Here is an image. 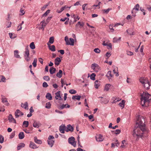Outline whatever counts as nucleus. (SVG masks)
<instances>
[{"label":"nucleus","instance_id":"nucleus-39","mask_svg":"<svg viewBox=\"0 0 151 151\" xmlns=\"http://www.w3.org/2000/svg\"><path fill=\"white\" fill-rule=\"evenodd\" d=\"M54 42V37H51L50 38L48 42L50 44H52Z\"/></svg>","mask_w":151,"mask_h":151},{"label":"nucleus","instance_id":"nucleus-58","mask_svg":"<svg viewBox=\"0 0 151 151\" xmlns=\"http://www.w3.org/2000/svg\"><path fill=\"white\" fill-rule=\"evenodd\" d=\"M65 41L66 45H67V44L68 43L69 41L68 40V38L67 36L65 37Z\"/></svg>","mask_w":151,"mask_h":151},{"label":"nucleus","instance_id":"nucleus-38","mask_svg":"<svg viewBox=\"0 0 151 151\" xmlns=\"http://www.w3.org/2000/svg\"><path fill=\"white\" fill-rule=\"evenodd\" d=\"M111 86V85L109 84H106L105 86L104 90L106 91H108L109 89V88Z\"/></svg>","mask_w":151,"mask_h":151},{"label":"nucleus","instance_id":"nucleus-62","mask_svg":"<svg viewBox=\"0 0 151 151\" xmlns=\"http://www.w3.org/2000/svg\"><path fill=\"white\" fill-rule=\"evenodd\" d=\"M127 54L128 55H133V53L131 51H127Z\"/></svg>","mask_w":151,"mask_h":151},{"label":"nucleus","instance_id":"nucleus-57","mask_svg":"<svg viewBox=\"0 0 151 151\" xmlns=\"http://www.w3.org/2000/svg\"><path fill=\"white\" fill-rule=\"evenodd\" d=\"M64 10V8H63V7H62L60 10H58V9L57 10V12L58 13H60L62 12L63 10Z\"/></svg>","mask_w":151,"mask_h":151},{"label":"nucleus","instance_id":"nucleus-4","mask_svg":"<svg viewBox=\"0 0 151 151\" xmlns=\"http://www.w3.org/2000/svg\"><path fill=\"white\" fill-rule=\"evenodd\" d=\"M75 138L73 137H71L68 139V141L69 143L71 144L74 147L76 146V142L75 141Z\"/></svg>","mask_w":151,"mask_h":151},{"label":"nucleus","instance_id":"nucleus-35","mask_svg":"<svg viewBox=\"0 0 151 151\" xmlns=\"http://www.w3.org/2000/svg\"><path fill=\"white\" fill-rule=\"evenodd\" d=\"M111 10H112V9L111 8H109L107 9H103L102 11L104 13H105L107 14L109 13V11Z\"/></svg>","mask_w":151,"mask_h":151},{"label":"nucleus","instance_id":"nucleus-11","mask_svg":"<svg viewBox=\"0 0 151 151\" xmlns=\"http://www.w3.org/2000/svg\"><path fill=\"white\" fill-rule=\"evenodd\" d=\"M8 120L9 122H13L15 124L16 123V122L15 119L13 117L11 114H10L9 116Z\"/></svg>","mask_w":151,"mask_h":151},{"label":"nucleus","instance_id":"nucleus-46","mask_svg":"<svg viewBox=\"0 0 151 151\" xmlns=\"http://www.w3.org/2000/svg\"><path fill=\"white\" fill-rule=\"evenodd\" d=\"M43 79L46 81H49L50 79L49 76H45L43 77Z\"/></svg>","mask_w":151,"mask_h":151},{"label":"nucleus","instance_id":"nucleus-24","mask_svg":"<svg viewBox=\"0 0 151 151\" xmlns=\"http://www.w3.org/2000/svg\"><path fill=\"white\" fill-rule=\"evenodd\" d=\"M56 71V69L53 67H51L49 70L50 73L51 74H53Z\"/></svg>","mask_w":151,"mask_h":151},{"label":"nucleus","instance_id":"nucleus-23","mask_svg":"<svg viewBox=\"0 0 151 151\" xmlns=\"http://www.w3.org/2000/svg\"><path fill=\"white\" fill-rule=\"evenodd\" d=\"M99 66L96 63L92 64L91 65V68L92 69L95 70L96 68H98Z\"/></svg>","mask_w":151,"mask_h":151},{"label":"nucleus","instance_id":"nucleus-40","mask_svg":"<svg viewBox=\"0 0 151 151\" xmlns=\"http://www.w3.org/2000/svg\"><path fill=\"white\" fill-rule=\"evenodd\" d=\"M30 47L32 49H34L35 48V47L34 42H32L30 44Z\"/></svg>","mask_w":151,"mask_h":151},{"label":"nucleus","instance_id":"nucleus-30","mask_svg":"<svg viewBox=\"0 0 151 151\" xmlns=\"http://www.w3.org/2000/svg\"><path fill=\"white\" fill-rule=\"evenodd\" d=\"M25 146V144L24 143H21L19 144L17 147V149L18 150H20L22 147H24Z\"/></svg>","mask_w":151,"mask_h":151},{"label":"nucleus","instance_id":"nucleus-55","mask_svg":"<svg viewBox=\"0 0 151 151\" xmlns=\"http://www.w3.org/2000/svg\"><path fill=\"white\" fill-rule=\"evenodd\" d=\"M9 35L10 38L11 39H14L16 37L13 35V34L11 33H9Z\"/></svg>","mask_w":151,"mask_h":151},{"label":"nucleus","instance_id":"nucleus-47","mask_svg":"<svg viewBox=\"0 0 151 151\" xmlns=\"http://www.w3.org/2000/svg\"><path fill=\"white\" fill-rule=\"evenodd\" d=\"M4 141V137L3 136L1 135H0V143H2Z\"/></svg>","mask_w":151,"mask_h":151},{"label":"nucleus","instance_id":"nucleus-7","mask_svg":"<svg viewBox=\"0 0 151 151\" xmlns=\"http://www.w3.org/2000/svg\"><path fill=\"white\" fill-rule=\"evenodd\" d=\"M139 5L138 4H137L134 7V8L132 12V16H134V17L135 16V13L136 12H134V10L135 9L137 11H138L139 10Z\"/></svg>","mask_w":151,"mask_h":151},{"label":"nucleus","instance_id":"nucleus-9","mask_svg":"<svg viewBox=\"0 0 151 151\" xmlns=\"http://www.w3.org/2000/svg\"><path fill=\"white\" fill-rule=\"evenodd\" d=\"M60 91H58L55 94L56 95L55 96V98L56 100L59 99V100H62L63 99L60 96Z\"/></svg>","mask_w":151,"mask_h":151},{"label":"nucleus","instance_id":"nucleus-33","mask_svg":"<svg viewBox=\"0 0 151 151\" xmlns=\"http://www.w3.org/2000/svg\"><path fill=\"white\" fill-rule=\"evenodd\" d=\"M125 103V101L124 100H122V101L119 104V105L120 106L122 107V109L124 107Z\"/></svg>","mask_w":151,"mask_h":151},{"label":"nucleus","instance_id":"nucleus-19","mask_svg":"<svg viewBox=\"0 0 151 151\" xmlns=\"http://www.w3.org/2000/svg\"><path fill=\"white\" fill-rule=\"evenodd\" d=\"M61 61V60L60 58L57 57L55 59V65H58L59 64Z\"/></svg>","mask_w":151,"mask_h":151},{"label":"nucleus","instance_id":"nucleus-10","mask_svg":"<svg viewBox=\"0 0 151 151\" xmlns=\"http://www.w3.org/2000/svg\"><path fill=\"white\" fill-rule=\"evenodd\" d=\"M41 124L39 122H37L35 120H34L33 124V126L34 127L38 128L41 126Z\"/></svg>","mask_w":151,"mask_h":151},{"label":"nucleus","instance_id":"nucleus-49","mask_svg":"<svg viewBox=\"0 0 151 151\" xmlns=\"http://www.w3.org/2000/svg\"><path fill=\"white\" fill-rule=\"evenodd\" d=\"M128 34L130 35H133V32L131 31V29H129L127 30Z\"/></svg>","mask_w":151,"mask_h":151},{"label":"nucleus","instance_id":"nucleus-13","mask_svg":"<svg viewBox=\"0 0 151 151\" xmlns=\"http://www.w3.org/2000/svg\"><path fill=\"white\" fill-rule=\"evenodd\" d=\"M65 130L67 132L68 131L72 132L73 130V128L69 124L67 126Z\"/></svg>","mask_w":151,"mask_h":151},{"label":"nucleus","instance_id":"nucleus-61","mask_svg":"<svg viewBox=\"0 0 151 151\" xmlns=\"http://www.w3.org/2000/svg\"><path fill=\"white\" fill-rule=\"evenodd\" d=\"M52 17H48V18L46 20V22H47V23H48L50 21V19L52 18Z\"/></svg>","mask_w":151,"mask_h":151},{"label":"nucleus","instance_id":"nucleus-21","mask_svg":"<svg viewBox=\"0 0 151 151\" xmlns=\"http://www.w3.org/2000/svg\"><path fill=\"white\" fill-rule=\"evenodd\" d=\"M69 40L70 42L69 41L68 43L67 44V45L73 46L74 43V40L72 38H70Z\"/></svg>","mask_w":151,"mask_h":151},{"label":"nucleus","instance_id":"nucleus-34","mask_svg":"<svg viewBox=\"0 0 151 151\" xmlns=\"http://www.w3.org/2000/svg\"><path fill=\"white\" fill-rule=\"evenodd\" d=\"M111 132L113 134H117L121 132V130L119 129H117L115 131H112Z\"/></svg>","mask_w":151,"mask_h":151},{"label":"nucleus","instance_id":"nucleus-31","mask_svg":"<svg viewBox=\"0 0 151 151\" xmlns=\"http://www.w3.org/2000/svg\"><path fill=\"white\" fill-rule=\"evenodd\" d=\"M81 98V96H73L72 97V99L73 100H79Z\"/></svg>","mask_w":151,"mask_h":151},{"label":"nucleus","instance_id":"nucleus-60","mask_svg":"<svg viewBox=\"0 0 151 151\" xmlns=\"http://www.w3.org/2000/svg\"><path fill=\"white\" fill-rule=\"evenodd\" d=\"M67 104H63L62 105H61L60 106V109H62L65 108H66V106L67 105Z\"/></svg>","mask_w":151,"mask_h":151},{"label":"nucleus","instance_id":"nucleus-20","mask_svg":"<svg viewBox=\"0 0 151 151\" xmlns=\"http://www.w3.org/2000/svg\"><path fill=\"white\" fill-rule=\"evenodd\" d=\"M100 82L98 80L95 81L94 82V86L96 88H98L100 85Z\"/></svg>","mask_w":151,"mask_h":151},{"label":"nucleus","instance_id":"nucleus-28","mask_svg":"<svg viewBox=\"0 0 151 151\" xmlns=\"http://www.w3.org/2000/svg\"><path fill=\"white\" fill-rule=\"evenodd\" d=\"M34 139L35 142L37 144H41L42 143V142L41 140L38 139L36 137H34Z\"/></svg>","mask_w":151,"mask_h":151},{"label":"nucleus","instance_id":"nucleus-53","mask_svg":"<svg viewBox=\"0 0 151 151\" xmlns=\"http://www.w3.org/2000/svg\"><path fill=\"white\" fill-rule=\"evenodd\" d=\"M94 51L96 53H99L100 52V50L98 48H96L94 50Z\"/></svg>","mask_w":151,"mask_h":151},{"label":"nucleus","instance_id":"nucleus-32","mask_svg":"<svg viewBox=\"0 0 151 151\" xmlns=\"http://www.w3.org/2000/svg\"><path fill=\"white\" fill-rule=\"evenodd\" d=\"M24 132H21L19 134V138L20 139H22L24 138Z\"/></svg>","mask_w":151,"mask_h":151},{"label":"nucleus","instance_id":"nucleus-22","mask_svg":"<svg viewBox=\"0 0 151 151\" xmlns=\"http://www.w3.org/2000/svg\"><path fill=\"white\" fill-rule=\"evenodd\" d=\"M62 71L60 70H59V72L56 74V76L59 78H61L62 77Z\"/></svg>","mask_w":151,"mask_h":151},{"label":"nucleus","instance_id":"nucleus-18","mask_svg":"<svg viewBox=\"0 0 151 151\" xmlns=\"http://www.w3.org/2000/svg\"><path fill=\"white\" fill-rule=\"evenodd\" d=\"M106 76L108 78L109 80H110V79H111V78L113 77V75L111 74V71H109L107 73Z\"/></svg>","mask_w":151,"mask_h":151},{"label":"nucleus","instance_id":"nucleus-41","mask_svg":"<svg viewBox=\"0 0 151 151\" xmlns=\"http://www.w3.org/2000/svg\"><path fill=\"white\" fill-rule=\"evenodd\" d=\"M69 92L71 94H75L77 93V92L75 90L72 89L69 91Z\"/></svg>","mask_w":151,"mask_h":151},{"label":"nucleus","instance_id":"nucleus-50","mask_svg":"<svg viewBox=\"0 0 151 151\" xmlns=\"http://www.w3.org/2000/svg\"><path fill=\"white\" fill-rule=\"evenodd\" d=\"M1 81L3 82H6V78L3 76H1Z\"/></svg>","mask_w":151,"mask_h":151},{"label":"nucleus","instance_id":"nucleus-17","mask_svg":"<svg viewBox=\"0 0 151 151\" xmlns=\"http://www.w3.org/2000/svg\"><path fill=\"white\" fill-rule=\"evenodd\" d=\"M47 45H48V47L50 50L53 52L55 51V46L54 45H52L51 46H50V44L48 43H47Z\"/></svg>","mask_w":151,"mask_h":151},{"label":"nucleus","instance_id":"nucleus-1","mask_svg":"<svg viewBox=\"0 0 151 151\" xmlns=\"http://www.w3.org/2000/svg\"><path fill=\"white\" fill-rule=\"evenodd\" d=\"M143 122H145L143 117L139 116L133 130V135L134 141H138L139 138L143 136V134L147 133Z\"/></svg>","mask_w":151,"mask_h":151},{"label":"nucleus","instance_id":"nucleus-6","mask_svg":"<svg viewBox=\"0 0 151 151\" xmlns=\"http://www.w3.org/2000/svg\"><path fill=\"white\" fill-rule=\"evenodd\" d=\"M23 113L19 109H17L15 112V115L16 118H18L20 116H22Z\"/></svg>","mask_w":151,"mask_h":151},{"label":"nucleus","instance_id":"nucleus-45","mask_svg":"<svg viewBox=\"0 0 151 151\" xmlns=\"http://www.w3.org/2000/svg\"><path fill=\"white\" fill-rule=\"evenodd\" d=\"M112 100H113V102H112V103H115L117 102H118L120 100H121V99H116L115 98H113V99H112Z\"/></svg>","mask_w":151,"mask_h":151},{"label":"nucleus","instance_id":"nucleus-48","mask_svg":"<svg viewBox=\"0 0 151 151\" xmlns=\"http://www.w3.org/2000/svg\"><path fill=\"white\" fill-rule=\"evenodd\" d=\"M50 10L49 9L47 10L46 12H45L44 14L42 15V16H46L47 14L50 13Z\"/></svg>","mask_w":151,"mask_h":151},{"label":"nucleus","instance_id":"nucleus-27","mask_svg":"<svg viewBox=\"0 0 151 151\" xmlns=\"http://www.w3.org/2000/svg\"><path fill=\"white\" fill-rule=\"evenodd\" d=\"M15 57L17 58H21L20 55L18 54L19 52L17 50H15L14 52Z\"/></svg>","mask_w":151,"mask_h":151},{"label":"nucleus","instance_id":"nucleus-5","mask_svg":"<svg viewBox=\"0 0 151 151\" xmlns=\"http://www.w3.org/2000/svg\"><path fill=\"white\" fill-rule=\"evenodd\" d=\"M139 81L143 85L145 83L148 82V80L147 78L141 77L139 79Z\"/></svg>","mask_w":151,"mask_h":151},{"label":"nucleus","instance_id":"nucleus-8","mask_svg":"<svg viewBox=\"0 0 151 151\" xmlns=\"http://www.w3.org/2000/svg\"><path fill=\"white\" fill-rule=\"evenodd\" d=\"M96 140L98 142H100L103 141L104 140V138H103V136L99 134L97 135L96 137Z\"/></svg>","mask_w":151,"mask_h":151},{"label":"nucleus","instance_id":"nucleus-56","mask_svg":"<svg viewBox=\"0 0 151 151\" xmlns=\"http://www.w3.org/2000/svg\"><path fill=\"white\" fill-rule=\"evenodd\" d=\"M24 58L25 60L27 61H29L30 60V58L29 57V56H24Z\"/></svg>","mask_w":151,"mask_h":151},{"label":"nucleus","instance_id":"nucleus-16","mask_svg":"<svg viewBox=\"0 0 151 151\" xmlns=\"http://www.w3.org/2000/svg\"><path fill=\"white\" fill-rule=\"evenodd\" d=\"M65 128V125H62L60 127L59 130L60 132L63 134L64 133V130Z\"/></svg>","mask_w":151,"mask_h":151},{"label":"nucleus","instance_id":"nucleus-59","mask_svg":"<svg viewBox=\"0 0 151 151\" xmlns=\"http://www.w3.org/2000/svg\"><path fill=\"white\" fill-rule=\"evenodd\" d=\"M125 142V140H123L122 141V145L120 146L121 148H124L125 147V145H124V144Z\"/></svg>","mask_w":151,"mask_h":151},{"label":"nucleus","instance_id":"nucleus-43","mask_svg":"<svg viewBox=\"0 0 151 151\" xmlns=\"http://www.w3.org/2000/svg\"><path fill=\"white\" fill-rule=\"evenodd\" d=\"M51 104L50 102L47 103L46 104L45 107L46 108L49 109L50 108Z\"/></svg>","mask_w":151,"mask_h":151},{"label":"nucleus","instance_id":"nucleus-29","mask_svg":"<svg viewBox=\"0 0 151 151\" xmlns=\"http://www.w3.org/2000/svg\"><path fill=\"white\" fill-rule=\"evenodd\" d=\"M150 85L149 81L148 82H147V83H145L143 84V86L145 87V89L147 90L150 88Z\"/></svg>","mask_w":151,"mask_h":151},{"label":"nucleus","instance_id":"nucleus-64","mask_svg":"<svg viewBox=\"0 0 151 151\" xmlns=\"http://www.w3.org/2000/svg\"><path fill=\"white\" fill-rule=\"evenodd\" d=\"M62 55H63L64 53V50H61L58 51Z\"/></svg>","mask_w":151,"mask_h":151},{"label":"nucleus","instance_id":"nucleus-37","mask_svg":"<svg viewBox=\"0 0 151 151\" xmlns=\"http://www.w3.org/2000/svg\"><path fill=\"white\" fill-rule=\"evenodd\" d=\"M37 60L36 58H35L34 59L33 62L32 63V64L33 66L34 67H35L37 66Z\"/></svg>","mask_w":151,"mask_h":151},{"label":"nucleus","instance_id":"nucleus-3","mask_svg":"<svg viewBox=\"0 0 151 151\" xmlns=\"http://www.w3.org/2000/svg\"><path fill=\"white\" fill-rule=\"evenodd\" d=\"M54 139V137L52 135H50L48 137V140L47 141L48 144L51 147L53 146L54 142V141L52 139Z\"/></svg>","mask_w":151,"mask_h":151},{"label":"nucleus","instance_id":"nucleus-42","mask_svg":"<svg viewBox=\"0 0 151 151\" xmlns=\"http://www.w3.org/2000/svg\"><path fill=\"white\" fill-rule=\"evenodd\" d=\"M95 76H96V75L94 73H92L91 75V76H90L91 79L92 80H94L95 79Z\"/></svg>","mask_w":151,"mask_h":151},{"label":"nucleus","instance_id":"nucleus-12","mask_svg":"<svg viewBox=\"0 0 151 151\" xmlns=\"http://www.w3.org/2000/svg\"><path fill=\"white\" fill-rule=\"evenodd\" d=\"M1 100L2 102L4 103L5 102H7V103L6 104V105L8 106L9 105V103L7 102L8 101L7 100V99L6 98V97L4 96L1 95Z\"/></svg>","mask_w":151,"mask_h":151},{"label":"nucleus","instance_id":"nucleus-26","mask_svg":"<svg viewBox=\"0 0 151 151\" xmlns=\"http://www.w3.org/2000/svg\"><path fill=\"white\" fill-rule=\"evenodd\" d=\"M46 97L49 100H51L52 99V96L51 94L49 93H48L46 94Z\"/></svg>","mask_w":151,"mask_h":151},{"label":"nucleus","instance_id":"nucleus-2","mask_svg":"<svg viewBox=\"0 0 151 151\" xmlns=\"http://www.w3.org/2000/svg\"><path fill=\"white\" fill-rule=\"evenodd\" d=\"M141 104L143 107H147L151 100V96L148 93L144 92L141 95Z\"/></svg>","mask_w":151,"mask_h":151},{"label":"nucleus","instance_id":"nucleus-63","mask_svg":"<svg viewBox=\"0 0 151 151\" xmlns=\"http://www.w3.org/2000/svg\"><path fill=\"white\" fill-rule=\"evenodd\" d=\"M111 55V54L108 52H107L106 54V56L107 57V58L109 57Z\"/></svg>","mask_w":151,"mask_h":151},{"label":"nucleus","instance_id":"nucleus-15","mask_svg":"<svg viewBox=\"0 0 151 151\" xmlns=\"http://www.w3.org/2000/svg\"><path fill=\"white\" fill-rule=\"evenodd\" d=\"M21 106L25 109L28 110V105L27 102H26L23 104L22 103H21Z\"/></svg>","mask_w":151,"mask_h":151},{"label":"nucleus","instance_id":"nucleus-36","mask_svg":"<svg viewBox=\"0 0 151 151\" xmlns=\"http://www.w3.org/2000/svg\"><path fill=\"white\" fill-rule=\"evenodd\" d=\"M29 51L28 50V48L27 47L25 49V53L24 55V56H29Z\"/></svg>","mask_w":151,"mask_h":151},{"label":"nucleus","instance_id":"nucleus-51","mask_svg":"<svg viewBox=\"0 0 151 151\" xmlns=\"http://www.w3.org/2000/svg\"><path fill=\"white\" fill-rule=\"evenodd\" d=\"M41 22L42 23V27L43 26V27H45L46 26L47 24L48 23H47V22H45V21L44 20L42 21Z\"/></svg>","mask_w":151,"mask_h":151},{"label":"nucleus","instance_id":"nucleus-54","mask_svg":"<svg viewBox=\"0 0 151 151\" xmlns=\"http://www.w3.org/2000/svg\"><path fill=\"white\" fill-rule=\"evenodd\" d=\"M42 86L46 88L48 86L46 82H44L42 84Z\"/></svg>","mask_w":151,"mask_h":151},{"label":"nucleus","instance_id":"nucleus-44","mask_svg":"<svg viewBox=\"0 0 151 151\" xmlns=\"http://www.w3.org/2000/svg\"><path fill=\"white\" fill-rule=\"evenodd\" d=\"M23 125H25V127H27L29 125V122L27 121H24L23 123Z\"/></svg>","mask_w":151,"mask_h":151},{"label":"nucleus","instance_id":"nucleus-52","mask_svg":"<svg viewBox=\"0 0 151 151\" xmlns=\"http://www.w3.org/2000/svg\"><path fill=\"white\" fill-rule=\"evenodd\" d=\"M20 14H19L20 15H23L24 14L25 12L24 11V9H22V8L20 9Z\"/></svg>","mask_w":151,"mask_h":151},{"label":"nucleus","instance_id":"nucleus-25","mask_svg":"<svg viewBox=\"0 0 151 151\" xmlns=\"http://www.w3.org/2000/svg\"><path fill=\"white\" fill-rule=\"evenodd\" d=\"M29 147L32 149H35L37 148L36 145L33 142H31L29 145Z\"/></svg>","mask_w":151,"mask_h":151},{"label":"nucleus","instance_id":"nucleus-14","mask_svg":"<svg viewBox=\"0 0 151 151\" xmlns=\"http://www.w3.org/2000/svg\"><path fill=\"white\" fill-rule=\"evenodd\" d=\"M84 23L83 22H78L76 25V27L77 28L78 27L81 28L83 27Z\"/></svg>","mask_w":151,"mask_h":151}]
</instances>
